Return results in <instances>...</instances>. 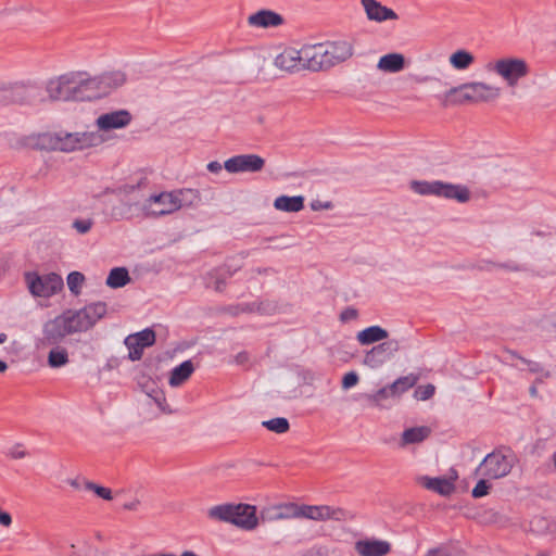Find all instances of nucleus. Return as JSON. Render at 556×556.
<instances>
[{"label": "nucleus", "mask_w": 556, "mask_h": 556, "mask_svg": "<svg viewBox=\"0 0 556 556\" xmlns=\"http://www.w3.org/2000/svg\"><path fill=\"white\" fill-rule=\"evenodd\" d=\"M117 203L111 206V216L115 220L131 219L141 215L147 217V199L140 185H124L111 190Z\"/></svg>", "instance_id": "f257e3e1"}, {"label": "nucleus", "mask_w": 556, "mask_h": 556, "mask_svg": "<svg viewBox=\"0 0 556 556\" xmlns=\"http://www.w3.org/2000/svg\"><path fill=\"white\" fill-rule=\"evenodd\" d=\"M212 520L231 523L243 530H253L258 525L256 507L249 504H220L207 510Z\"/></svg>", "instance_id": "f03ea898"}, {"label": "nucleus", "mask_w": 556, "mask_h": 556, "mask_svg": "<svg viewBox=\"0 0 556 556\" xmlns=\"http://www.w3.org/2000/svg\"><path fill=\"white\" fill-rule=\"evenodd\" d=\"M500 94L501 89L498 87L482 81H471L448 89L445 92V103L463 104L466 102H489L498 98Z\"/></svg>", "instance_id": "7ed1b4c3"}, {"label": "nucleus", "mask_w": 556, "mask_h": 556, "mask_svg": "<svg viewBox=\"0 0 556 556\" xmlns=\"http://www.w3.org/2000/svg\"><path fill=\"white\" fill-rule=\"evenodd\" d=\"M410 189L420 195H434L447 200H455L458 203H467L471 199V192L467 186L441 180H413L410 182Z\"/></svg>", "instance_id": "20e7f679"}, {"label": "nucleus", "mask_w": 556, "mask_h": 556, "mask_svg": "<svg viewBox=\"0 0 556 556\" xmlns=\"http://www.w3.org/2000/svg\"><path fill=\"white\" fill-rule=\"evenodd\" d=\"M42 142L47 143L48 148L51 150L72 152L98 146L102 142V137L97 131H60L53 135H45L42 137Z\"/></svg>", "instance_id": "39448f33"}, {"label": "nucleus", "mask_w": 556, "mask_h": 556, "mask_svg": "<svg viewBox=\"0 0 556 556\" xmlns=\"http://www.w3.org/2000/svg\"><path fill=\"white\" fill-rule=\"evenodd\" d=\"M291 516L295 518H305L315 521H344L352 516L350 511L341 507H332L328 505H293Z\"/></svg>", "instance_id": "423d86ee"}, {"label": "nucleus", "mask_w": 556, "mask_h": 556, "mask_svg": "<svg viewBox=\"0 0 556 556\" xmlns=\"http://www.w3.org/2000/svg\"><path fill=\"white\" fill-rule=\"evenodd\" d=\"M76 332L77 330L73 317L67 309L63 314L43 324L41 343L43 345H58L67 334Z\"/></svg>", "instance_id": "0eeeda50"}, {"label": "nucleus", "mask_w": 556, "mask_h": 556, "mask_svg": "<svg viewBox=\"0 0 556 556\" xmlns=\"http://www.w3.org/2000/svg\"><path fill=\"white\" fill-rule=\"evenodd\" d=\"M25 280L29 292L39 298H50L64 287L62 277L55 273L40 276L35 271H28L25 274Z\"/></svg>", "instance_id": "6e6552de"}, {"label": "nucleus", "mask_w": 556, "mask_h": 556, "mask_svg": "<svg viewBox=\"0 0 556 556\" xmlns=\"http://www.w3.org/2000/svg\"><path fill=\"white\" fill-rule=\"evenodd\" d=\"M514 456L503 454L501 451L489 453L480 463L477 472L489 479L506 477L514 467Z\"/></svg>", "instance_id": "1a4fd4ad"}, {"label": "nucleus", "mask_w": 556, "mask_h": 556, "mask_svg": "<svg viewBox=\"0 0 556 556\" xmlns=\"http://www.w3.org/2000/svg\"><path fill=\"white\" fill-rule=\"evenodd\" d=\"M488 68L501 76L509 87H515L529 73L527 62L518 58L500 59L493 65L489 64Z\"/></svg>", "instance_id": "9d476101"}, {"label": "nucleus", "mask_w": 556, "mask_h": 556, "mask_svg": "<svg viewBox=\"0 0 556 556\" xmlns=\"http://www.w3.org/2000/svg\"><path fill=\"white\" fill-rule=\"evenodd\" d=\"M403 340L388 339L366 351L363 364L371 369L381 367L401 350Z\"/></svg>", "instance_id": "9b49d317"}, {"label": "nucleus", "mask_w": 556, "mask_h": 556, "mask_svg": "<svg viewBox=\"0 0 556 556\" xmlns=\"http://www.w3.org/2000/svg\"><path fill=\"white\" fill-rule=\"evenodd\" d=\"M106 311V303L101 301L90 303L77 311L68 309L77 332H85L91 329L105 316Z\"/></svg>", "instance_id": "f8f14e48"}, {"label": "nucleus", "mask_w": 556, "mask_h": 556, "mask_svg": "<svg viewBox=\"0 0 556 556\" xmlns=\"http://www.w3.org/2000/svg\"><path fill=\"white\" fill-rule=\"evenodd\" d=\"M76 72L65 73L47 83L46 91L51 101H76Z\"/></svg>", "instance_id": "ddd939ff"}, {"label": "nucleus", "mask_w": 556, "mask_h": 556, "mask_svg": "<svg viewBox=\"0 0 556 556\" xmlns=\"http://www.w3.org/2000/svg\"><path fill=\"white\" fill-rule=\"evenodd\" d=\"M264 165L265 160L257 154H239L226 160L224 168L230 174L257 173Z\"/></svg>", "instance_id": "4468645a"}, {"label": "nucleus", "mask_w": 556, "mask_h": 556, "mask_svg": "<svg viewBox=\"0 0 556 556\" xmlns=\"http://www.w3.org/2000/svg\"><path fill=\"white\" fill-rule=\"evenodd\" d=\"M147 217L164 216L179 210L174 191L150 195L147 198Z\"/></svg>", "instance_id": "2eb2a0df"}, {"label": "nucleus", "mask_w": 556, "mask_h": 556, "mask_svg": "<svg viewBox=\"0 0 556 556\" xmlns=\"http://www.w3.org/2000/svg\"><path fill=\"white\" fill-rule=\"evenodd\" d=\"M76 101H92L102 98L98 76H89L86 72H76Z\"/></svg>", "instance_id": "dca6fc26"}, {"label": "nucleus", "mask_w": 556, "mask_h": 556, "mask_svg": "<svg viewBox=\"0 0 556 556\" xmlns=\"http://www.w3.org/2000/svg\"><path fill=\"white\" fill-rule=\"evenodd\" d=\"M12 104L33 105L45 100L42 89L36 84H11Z\"/></svg>", "instance_id": "f3484780"}, {"label": "nucleus", "mask_w": 556, "mask_h": 556, "mask_svg": "<svg viewBox=\"0 0 556 556\" xmlns=\"http://www.w3.org/2000/svg\"><path fill=\"white\" fill-rule=\"evenodd\" d=\"M323 53L327 63V68L340 64L353 55V45L346 40H339L323 43Z\"/></svg>", "instance_id": "a211bd4d"}, {"label": "nucleus", "mask_w": 556, "mask_h": 556, "mask_svg": "<svg viewBox=\"0 0 556 556\" xmlns=\"http://www.w3.org/2000/svg\"><path fill=\"white\" fill-rule=\"evenodd\" d=\"M131 122V114L127 110H118L100 115L96 124L100 130L109 131L112 129L124 128Z\"/></svg>", "instance_id": "6ab92c4d"}, {"label": "nucleus", "mask_w": 556, "mask_h": 556, "mask_svg": "<svg viewBox=\"0 0 556 556\" xmlns=\"http://www.w3.org/2000/svg\"><path fill=\"white\" fill-rule=\"evenodd\" d=\"M303 70L312 72L326 71L327 63L323 53V43L302 48Z\"/></svg>", "instance_id": "aec40b11"}, {"label": "nucleus", "mask_w": 556, "mask_h": 556, "mask_svg": "<svg viewBox=\"0 0 556 556\" xmlns=\"http://www.w3.org/2000/svg\"><path fill=\"white\" fill-rule=\"evenodd\" d=\"M354 549L359 556H386L391 551V544L375 538L363 539L354 543Z\"/></svg>", "instance_id": "412c9836"}, {"label": "nucleus", "mask_w": 556, "mask_h": 556, "mask_svg": "<svg viewBox=\"0 0 556 556\" xmlns=\"http://www.w3.org/2000/svg\"><path fill=\"white\" fill-rule=\"evenodd\" d=\"M275 65L286 72H300L303 70L302 49L293 48L285 49L274 61Z\"/></svg>", "instance_id": "4be33fe9"}, {"label": "nucleus", "mask_w": 556, "mask_h": 556, "mask_svg": "<svg viewBox=\"0 0 556 556\" xmlns=\"http://www.w3.org/2000/svg\"><path fill=\"white\" fill-rule=\"evenodd\" d=\"M240 269V265L232 266L230 264H225L220 268H215L211 270L206 276V287L213 288L217 292H222L227 283V279L232 277V275Z\"/></svg>", "instance_id": "5701e85b"}, {"label": "nucleus", "mask_w": 556, "mask_h": 556, "mask_svg": "<svg viewBox=\"0 0 556 556\" xmlns=\"http://www.w3.org/2000/svg\"><path fill=\"white\" fill-rule=\"evenodd\" d=\"M368 20L384 22L387 20H396L397 14L390 8L382 5L376 0H361Z\"/></svg>", "instance_id": "b1692460"}, {"label": "nucleus", "mask_w": 556, "mask_h": 556, "mask_svg": "<svg viewBox=\"0 0 556 556\" xmlns=\"http://www.w3.org/2000/svg\"><path fill=\"white\" fill-rule=\"evenodd\" d=\"M250 26L269 28L277 27L283 23V17L271 10H260L248 17Z\"/></svg>", "instance_id": "393cba45"}, {"label": "nucleus", "mask_w": 556, "mask_h": 556, "mask_svg": "<svg viewBox=\"0 0 556 556\" xmlns=\"http://www.w3.org/2000/svg\"><path fill=\"white\" fill-rule=\"evenodd\" d=\"M431 434V428L428 426H418L405 429L399 441V447L405 448L413 444H419L426 441Z\"/></svg>", "instance_id": "a878e982"}, {"label": "nucleus", "mask_w": 556, "mask_h": 556, "mask_svg": "<svg viewBox=\"0 0 556 556\" xmlns=\"http://www.w3.org/2000/svg\"><path fill=\"white\" fill-rule=\"evenodd\" d=\"M98 79L102 96H106L126 83V74L122 71L104 72L98 75Z\"/></svg>", "instance_id": "bb28decb"}, {"label": "nucleus", "mask_w": 556, "mask_h": 556, "mask_svg": "<svg viewBox=\"0 0 556 556\" xmlns=\"http://www.w3.org/2000/svg\"><path fill=\"white\" fill-rule=\"evenodd\" d=\"M388 338L389 332L378 325L367 327L356 334V339L362 345L380 343L381 341L388 340Z\"/></svg>", "instance_id": "cd10ccee"}, {"label": "nucleus", "mask_w": 556, "mask_h": 556, "mask_svg": "<svg viewBox=\"0 0 556 556\" xmlns=\"http://www.w3.org/2000/svg\"><path fill=\"white\" fill-rule=\"evenodd\" d=\"M420 483L426 489L437 492L438 494H440L442 496H448L455 490L454 484L446 478H442V477L430 478V477L424 476L420 478Z\"/></svg>", "instance_id": "c85d7f7f"}, {"label": "nucleus", "mask_w": 556, "mask_h": 556, "mask_svg": "<svg viewBox=\"0 0 556 556\" xmlns=\"http://www.w3.org/2000/svg\"><path fill=\"white\" fill-rule=\"evenodd\" d=\"M377 67L386 73H399L405 67V58L396 52L384 54L379 59Z\"/></svg>", "instance_id": "c756f323"}, {"label": "nucleus", "mask_w": 556, "mask_h": 556, "mask_svg": "<svg viewBox=\"0 0 556 556\" xmlns=\"http://www.w3.org/2000/svg\"><path fill=\"white\" fill-rule=\"evenodd\" d=\"M274 207L278 211L296 213L304 208L303 195H280L275 199Z\"/></svg>", "instance_id": "7c9ffc66"}, {"label": "nucleus", "mask_w": 556, "mask_h": 556, "mask_svg": "<svg viewBox=\"0 0 556 556\" xmlns=\"http://www.w3.org/2000/svg\"><path fill=\"white\" fill-rule=\"evenodd\" d=\"M194 371L193 363L190 359H187L173 368L169 377V386L178 387L182 384Z\"/></svg>", "instance_id": "2f4dec72"}, {"label": "nucleus", "mask_w": 556, "mask_h": 556, "mask_svg": "<svg viewBox=\"0 0 556 556\" xmlns=\"http://www.w3.org/2000/svg\"><path fill=\"white\" fill-rule=\"evenodd\" d=\"M418 379L419 377L414 374L397 378L394 382L389 384L392 397H397L412 389L417 383Z\"/></svg>", "instance_id": "473e14b6"}, {"label": "nucleus", "mask_w": 556, "mask_h": 556, "mask_svg": "<svg viewBox=\"0 0 556 556\" xmlns=\"http://www.w3.org/2000/svg\"><path fill=\"white\" fill-rule=\"evenodd\" d=\"M130 281V276L125 267H115L110 270L106 278V286L112 289H118L125 287Z\"/></svg>", "instance_id": "72a5a7b5"}, {"label": "nucleus", "mask_w": 556, "mask_h": 556, "mask_svg": "<svg viewBox=\"0 0 556 556\" xmlns=\"http://www.w3.org/2000/svg\"><path fill=\"white\" fill-rule=\"evenodd\" d=\"M475 62V56L466 50H457L450 56L451 65L458 71L467 70Z\"/></svg>", "instance_id": "f704fd0d"}, {"label": "nucleus", "mask_w": 556, "mask_h": 556, "mask_svg": "<svg viewBox=\"0 0 556 556\" xmlns=\"http://www.w3.org/2000/svg\"><path fill=\"white\" fill-rule=\"evenodd\" d=\"M174 193L176 194V203L179 204V208L197 205L201 201L199 191L194 189H182L174 191Z\"/></svg>", "instance_id": "c9c22d12"}, {"label": "nucleus", "mask_w": 556, "mask_h": 556, "mask_svg": "<svg viewBox=\"0 0 556 556\" xmlns=\"http://www.w3.org/2000/svg\"><path fill=\"white\" fill-rule=\"evenodd\" d=\"M70 362L66 349L56 346L48 354V365L51 368H60Z\"/></svg>", "instance_id": "e433bc0d"}, {"label": "nucleus", "mask_w": 556, "mask_h": 556, "mask_svg": "<svg viewBox=\"0 0 556 556\" xmlns=\"http://www.w3.org/2000/svg\"><path fill=\"white\" fill-rule=\"evenodd\" d=\"M389 397H392L389 384L377 390L375 393H364L359 395V399L365 400L369 406H379L382 401Z\"/></svg>", "instance_id": "4c0bfd02"}, {"label": "nucleus", "mask_w": 556, "mask_h": 556, "mask_svg": "<svg viewBox=\"0 0 556 556\" xmlns=\"http://www.w3.org/2000/svg\"><path fill=\"white\" fill-rule=\"evenodd\" d=\"M262 426L275 433H286L290 429L289 420L285 417H276L262 422Z\"/></svg>", "instance_id": "58836bf2"}, {"label": "nucleus", "mask_w": 556, "mask_h": 556, "mask_svg": "<svg viewBox=\"0 0 556 556\" xmlns=\"http://www.w3.org/2000/svg\"><path fill=\"white\" fill-rule=\"evenodd\" d=\"M124 344L127 346L129 354L128 357L130 361H139L143 354V346L137 340H134L131 334L127 336L124 340Z\"/></svg>", "instance_id": "ea45409f"}, {"label": "nucleus", "mask_w": 556, "mask_h": 556, "mask_svg": "<svg viewBox=\"0 0 556 556\" xmlns=\"http://www.w3.org/2000/svg\"><path fill=\"white\" fill-rule=\"evenodd\" d=\"M67 287L74 295L81 293V286L85 282V276L80 271H71L67 275Z\"/></svg>", "instance_id": "a19ab883"}, {"label": "nucleus", "mask_w": 556, "mask_h": 556, "mask_svg": "<svg viewBox=\"0 0 556 556\" xmlns=\"http://www.w3.org/2000/svg\"><path fill=\"white\" fill-rule=\"evenodd\" d=\"M134 340H137L141 343V346L148 348L155 343V332L151 328H146L139 332L131 333Z\"/></svg>", "instance_id": "79ce46f5"}, {"label": "nucleus", "mask_w": 556, "mask_h": 556, "mask_svg": "<svg viewBox=\"0 0 556 556\" xmlns=\"http://www.w3.org/2000/svg\"><path fill=\"white\" fill-rule=\"evenodd\" d=\"M148 395L156 404L161 412L165 414L172 413V409L169 408L165 399V394L162 390H152V392Z\"/></svg>", "instance_id": "37998d69"}, {"label": "nucleus", "mask_w": 556, "mask_h": 556, "mask_svg": "<svg viewBox=\"0 0 556 556\" xmlns=\"http://www.w3.org/2000/svg\"><path fill=\"white\" fill-rule=\"evenodd\" d=\"M85 488L88 491L94 492L99 497H101L103 500L111 501L113 498L112 491L109 488L99 485V484H97L94 482H91V481H86L85 482Z\"/></svg>", "instance_id": "c03bdc74"}, {"label": "nucleus", "mask_w": 556, "mask_h": 556, "mask_svg": "<svg viewBox=\"0 0 556 556\" xmlns=\"http://www.w3.org/2000/svg\"><path fill=\"white\" fill-rule=\"evenodd\" d=\"M434 391H435L434 386L429 383L426 386L418 387L415 390V396L420 401H427L433 396Z\"/></svg>", "instance_id": "a18cd8bd"}, {"label": "nucleus", "mask_w": 556, "mask_h": 556, "mask_svg": "<svg viewBox=\"0 0 556 556\" xmlns=\"http://www.w3.org/2000/svg\"><path fill=\"white\" fill-rule=\"evenodd\" d=\"M491 485L485 479H480L471 491V495L475 498H480L489 493Z\"/></svg>", "instance_id": "49530a36"}, {"label": "nucleus", "mask_w": 556, "mask_h": 556, "mask_svg": "<svg viewBox=\"0 0 556 556\" xmlns=\"http://www.w3.org/2000/svg\"><path fill=\"white\" fill-rule=\"evenodd\" d=\"M93 225V222L92 219L88 218V219H75L73 222V228L78 232V233H87L91 227Z\"/></svg>", "instance_id": "de8ad7c7"}, {"label": "nucleus", "mask_w": 556, "mask_h": 556, "mask_svg": "<svg viewBox=\"0 0 556 556\" xmlns=\"http://www.w3.org/2000/svg\"><path fill=\"white\" fill-rule=\"evenodd\" d=\"M359 377L357 372H346L342 378V389L349 390L358 383Z\"/></svg>", "instance_id": "09e8293b"}, {"label": "nucleus", "mask_w": 556, "mask_h": 556, "mask_svg": "<svg viewBox=\"0 0 556 556\" xmlns=\"http://www.w3.org/2000/svg\"><path fill=\"white\" fill-rule=\"evenodd\" d=\"M12 104L11 85L0 86V106Z\"/></svg>", "instance_id": "8fccbe9b"}, {"label": "nucleus", "mask_w": 556, "mask_h": 556, "mask_svg": "<svg viewBox=\"0 0 556 556\" xmlns=\"http://www.w3.org/2000/svg\"><path fill=\"white\" fill-rule=\"evenodd\" d=\"M243 313H265L267 312V307L264 302L260 303H241Z\"/></svg>", "instance_id": "3c124183"}, {"label": "nucleus", "mask_w": 556, "mask_h": 556, "mask_svg": "<svg viewBox=\"0 0 556 556\" xmlns=\"http://www.w3.org/2000/svg\"><path fill=\"white\" fill-rule=\"evenodd\" d=\"M454 549H450L445 546H440L429 549L425 556H453Z\"/></svg>", "instance_id": "603ef678"}, {"label": "nucleus", "mask_w": 556, "mask_h": 556, "mask_svg": "<svg viewBox=\"0 0 556 556\" xmlns=\"http://www.w3.org/2000/svg\"><path fill=\"white\" fill-rule=\"evenodd\" d=\"M496 267L503 268L509 271H522L525 270V267L516 262L509 261L506 263H500L495 264Z\"/></svg>", "instance_id": "864d4df0"}, {"label": "nucleus", "mask_w": 556, "mask_h": 556, "mask_svg": "<svg viewBox=\"0 0 556 556\" xmlns=\"http://www.w3.org/2000/svg\"><path fill=\"white\" fill-rule=\"evenodd\" d=\"M357 315H358L357 309H355L353 307H346L344 311L341 312L340 320L345 323V321L355 319L357 317Z\"/></svg>", "instance_id": "5fc2aeb1"}, {"label": "nucleus", "mask_w": 556, "mask_h": 556, "mask_svg": "<svg viewBox=\"0 0 556 556\" xmlns=\"http://www.w3.org/2000/svg\"><path fill=\"white\" fill-rule=\"evenodd\" d=\"M521 362L525 363L526 365H528L529 367V370L531 372H541L543 371V367L540 363L538 362H533V361H530V359H527V358H521Z\"/></svg>", "instance_id": "6e6d98bb"}, {"label": "nucleus", "mask_w": 556, "mask_h": 556, "mask_svg": "<svg viewBox=\"0 0 556 556\" xmlns=\"http://www.w3.org/2000/svg\"><path fill=\"white\" fill-rule=\"evenodd\" d=\"M0 525L3 527L12 525V516L8 511L0 510Z\"/></svg>", "instance_id": "4d7b16f0"}, {"label": "nucleus", "mask_w": 556, "mask_h": 556, "mask_svg": "<svg viewBox=\"0 0 556 556\" xmlns=\"http://www.w3.org/2000/svg\"><path fill=\"white\" fill-rule=\"evenodd\" d=\"M225 312L228 313L231 316H238L239 314L243 313L242 305L236 304V305H229L225 308Z\"/></svg>", "instance_id": "13d9d810"}, {"label": "nucleus", "mask_w": 556, "mask_h": 556, "mask_svg": "<svg viewBox=\"0 0 556 556\" xmlns=\"http://www.w3.org/2000/svg\"><path fill=\"white\" fill-rule=\"evenodd\" d=\"M223 167H224V165H222L217 161H212L206 166L207 170L211 172V173H214V174L219 173L223 169Z\"/></svg>", "instance_id": "bf43d9fd"}, {"label": "nucleus", "mask_w": 556, "mask_h": 556, "mask_svg": "<svg viewBox=\"0 0 556 556\" xmlns=\"http://www.w3.org/2000/svg\"><path fill=\"white\" fill-rule=\"evenodd\" d=\"M10 456H11L12 458H16V459H18V458H23V457H25V456H26V452H25V451H23V450H20V447H18V446H16V447H14V448L10 452Z\"/></svg>", "instance_id": "052dcab7"}, {"label": "nucleus", "mask_w": 556, "mask_h": 556, "mask_svg": "<svg viewBox=\"0 0 556 556\" xmlns=\"http://www.w3.org/2000/svg\"><path fill=\"white\" fill-rule=\"evenodd\" d=\"M140 504V501L135 498L131 502H127L123 505V508L126 510H136Z\"/></svg>", "instance_id": "680f3d73"}, {"label": "nucleus", "mask_w": 556, "mask_h": 556, "mask_svg": "<svg viewBox=\"0 0 556 556\" xmlns=\"http://www.w3.org/2000/svg\"><path fill=\"white\" fill-rule=\"evenodd\" d=\"M331 204L329 202H326L325 204H321L320 202H312L311 207L313 211H317L319 208H329Z\"/></svg>", "instance_id": "e2e57ef3"}, {"label": "nucleus", "mask_w": 556, "mask_h": 556, "mask_svg": "<svg viewBox=\"0 0 556 556\" xmlns=\"http://www.w3.org/2000/svg\"><path fill=\"white\" fill-rule=\"evenodd\" d=\"M507 353L514 357V358H518L521 361V358H523L522 356H520L516 351H511V350H507Z\"/></svg>", "instance_id": "0e129e2a"}, {"label": "nucleus", "mask_w": 556, "mask_h": 556, "mask_svg": "<svg viewBox=\"0 0 556 556\" xmlns=\"http://www.w3.org/2000/svg\"><path fill=\"white\" fill-rule=\"evenodd\" d=\"M8 369V364L0 359V372H4Z\"/></svg>", "instance_id": "69168bd1"}, {"label": "nucleus", "mask_w": 556, "mask_h": 556, "mask_svg": "<svg viewBox=\"0 0 556 556\" xmlns=\"http://www.w3.org/2000/svg\"><path fill=\"white\" fill-rule=\"evenodd\" d=\"M180 556H199V555H197V554H195L194 552H192V551H185V552H182V553H181V555H180Z\"/></svg>", "instance_id": "338daca9"}, {"label": "nucleus", "mask_w": 556, "mask_h": 556, "mask_svg": "<svg viewBox=\"0 0 556 556\" xmlns=\"http://www.w3.org/2000/svg\"><path fill=\"white\" fill-rule=\"evenodd\" d=\"M453 556H466V555H465V553L463 551L454 549V555Z\"/></svg>", "instance_id": "774afa93"}]
</instances>
